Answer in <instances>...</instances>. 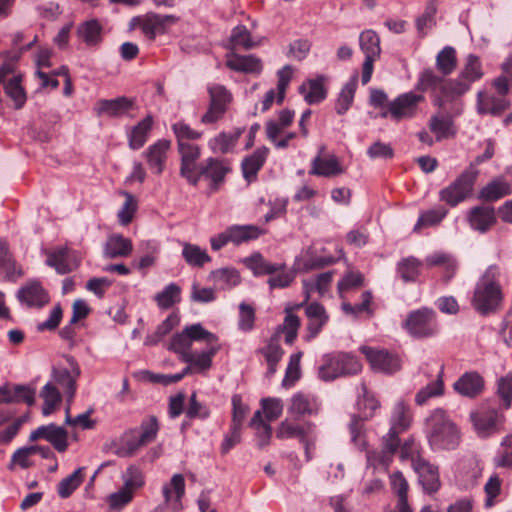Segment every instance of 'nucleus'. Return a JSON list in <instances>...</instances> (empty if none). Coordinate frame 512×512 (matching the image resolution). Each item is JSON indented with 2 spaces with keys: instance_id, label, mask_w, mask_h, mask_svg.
Returning <instances> with one entry per match:
<instances>
[{
  "instance_id": "61",
  "label": "nucleus",
  "mask_w": 512,
  "mask_h": 512,
  "mask_svg": "<svg viewBox=\"0 0 512 512\" xmlns=\"http://www.w3.org/2000/svg\"><path fill=\"white\" fill-rule=\"evenodd\" d=\"M180 295L181 288L175 283H170L163 291L156 294L155 301L160 308L168 309L174 304L180 302Z\"/></svg>"
},
{
  "instance_id": "4",
  "label": "nucleus",
  "mask_w": 512,
  "mask_h": 512,
  "mask_svg": "<svg viewBox=\"0 0 512 512\" xmlns=\"http://www.w3.org/2000/svg\"><path fill=\"white\" fill-rule=\"evenodd\" d=\"M217 336L206 330L200 323L186 326L180 333L173 335L169 343V349L184 359L192 350L194 341L215 342Z\"/></svg>"
},
{
  "instance_id": "5",
  "label": "nucleus",
  "mask_w": 512,
  "mask_h": 512,
  "mask_svg": "<svg viewBox=\"0 0 512 512\" xmlns=\"http://www.w3.org/2000/svg\"><path fill=\"white\" fill-rule=\"evenodd\" d=\"M362 365L354 355L339 352L329 355L326 363L320 367L319 376L325 381L344 375H354L361 371Z\"/></svg>"
},
{
  "instance_id": "20",
  "label": "nucleus",
  "mask_w": 512,
  "mask_h": 512,
  "mask_svg": "<svg viewBox=\"0 0 512 512\" xmlns=\"http://www.w3.org/2000/svg\"><path fill=\"white\" fill-rule=\"evenodd\" d=\"M471 419L477 434L488 437L498 432L504 422V416L495 409H482L471 414Z\"/></svg>"
},
{
  "instance_id": "45",
  "label": "nucleus",
  "mask_w": 512,
  "mask_h": 512,
  "mask_svg": "<svg viewBox=\"0 0 512 512\" xmlns=\"http://www.w3.org/2000/svg\"><path fill=\"white\" fill-rule=\"evenodd\" d=\"M299 92L309 104L321 102L327 94L325 78L319 76L316 79L308 80L299 87Z\"/></svg>"
},
{
  "instance_id": "49",
  "label": "nucleus",
  "mask_w": 512,
  "mask_h": 512,
  "mask_svg": "<svg viewBox=\"0 0 512 512\" xmlns=\"http://www.w3.org/2000/svg\"><path fill=\"white\" fill-rule=\"evenodd\" d=\"M102 26L95 20H89L80 24L77 28V35L88 46H96L102 41Z\"/></svg>"
},
{
  "instance_id": "41",
  "label": "nucleus",
  "mask_w": 512,
  "mask_h": 512,
  "mask_svg": "<svg viewBox=\"0 0 512 512\" xmlns=\"http://www.w3.org/2000/svg\"><path fill=\"white\" fill-rule=\"evenodd\" d=\"M259 352L264 356L267 362V375L272 376L276 372L277 365L284 355V351L280 345L279 333H274Z\"/></svg>"
},
{
  "instance_id": "32",
  "label": "nucleus",
  "mask_w": 512,
  "mask_h": 512,
  "mask_svg": "<svg viewBox=\"0 0 512 512\" xmlns=\"http://www.w3.org/2000/svg\"><path fill=\"white\" fill-rule=\"evenodd\" d=\"M413 467L418 473L420 483L427 493L431 494L439 490L441 483L437 467L420 457L413 459Z\"/></svg>"
},
{
  "instance_id": "33",
  "label": "nucleus",
  "mask_w": 512,
  "mask_h": 512,
  "mask_svg": "<svg viewBox=\"0 0 512 512\" xmlns=\"http://www.w3.org/2000/svg\"><path fill=\"white\" fill-rule=\"evenodd\" d=\"M467 220L472 229L484 233L496 223L495 210L488 205L473 207L467 214Z\"/></svg>"
},
{
  "instance_id": "15",
  "label": "nucleus",
  "mask_w": 512,
  "mask_h": 512,
  "mask_svg": "<svg viewBox=\"0 0 512 512\" xmlns=\"http://www.w3.org/2000/svg\"><path fill=\"white\" fill-rule=\"evenodd\" d=\"M46 265L54 268L58 274H67L76 270L80 265V258L76 251L66 246H59L45 251Z\"/></svg>"
},
{
  "instance_id": "59",
  "label": "nucleus",
  "mask_w": 512,
  "mask_h": 512,
  "mask_svg": "<svg viewBox=\"0 0 512 512\" xmlns=\"http://www.w3.org/2000/svg\"><path fill=\"white\" fill-rule=\"evenodd\" d=\"M180 318L176 313L170 314L160 325L156 331L147 335L145 339L146 345H155L160 342L174 327L179 324Z\"/></svg>"
},
{
  "instance_id": "52",
  "label": "nucleus",
  "mask_w": 512,
  "mask_h": 512,
  "mask_svg": "<svg viewBox=\"0 0 512 512\" xmlns=\"http://www.w3.org/2000/svg\"><path fill=\"white\" fill-rule=\"evenodd\" d=\"M412 423V413L407 404L398 402L395 404L391 416V429L400 432L406 431Z\"/></svg>"
},
{
  "instance_id": "54",
  "label": "nucleus",
  "mask_w": 512,
  "mask_h": 512,
  "mask_svg": "<svg viewBox=\"0 0 512 512\" xmlns=\"http://www.w3.org/2000/svg\"><path fill=\"white\" fill-rule=\"evenodd\" d=\"M40 397L43 399L44 404L42 407V413L44 415H50L53 413L61 404L62 394L59 389L53 383H47L40 392Z\"/></svg>"
},
{
  "instance_id": "14",
  "label": "nucleus",
  "mask_w": 512,
  "mask_h": 512,
  "mask_svg": "<svg viewBox=\"0 0 512 512\" xmlns=\"http://www.w3.org/2000/svg\"><path fill=\"white\" fill-rule=\"evenodd\" d=\"M178 21L179 18L174 15H160L150 12L142 16L134 17L131 20V27L139 28L149 40H154L157 34L166 32L167 26L175 24Z\"/></svg>"
},
{
  "instance_id": "43",
  "label": "nucleus",
  "mask_w": 512,
  "mask_h": 512,
  "mask_svg": "<svg viewBox=\"0 0 512 512\" xmlns=\"http://www.w3.org/2000/svg\"><path fill=\"white\" fill-rule=\"evenodd\" d=\"M153 125V117L151 115H147L144 119H142L139 123L130 129L127 136L128 145L132 150H139L145 145Z\"/></svg>"
},
{
  "instance_id": "30",
  "label": "nucleus",
  "mask_w": 512,
  "mask_h": 512,
  "mask_svg": "<svg viewBox=\"0 0 512 512\" xmlns=\"http://www.w3.org/2000/svg\"><path fill=\"white\" fill-rule=\"evenodd\" d=\"M304 307L307 317L306 330L308 332L306 339L309 341L321 332L329 320V315L324 306L318 302L307 303Z\"/></svg>"
},
{
  "instance_id": "26",
  "label": "nucleus",
  "mask_w": 512,
  "mask_h": 512,
  "mask_svg": "<svg viewBox=\"0 0 512 512\" xmlns=\"http://www.w3.org/2000/svg\"><path fill=\"white\" fill-rule=\"evenodd\" d=\"M225 59L226 67L235 72L259 75L263 70L262 60L255 55H240L229 51Z\"/></svg>"
},
{
  "instance_id": "21",
  "label": "nucleus",
  "mask_w": 512,
  "mask_h": 512,
  "mask_svg": "<svg viewBox=\"0 0 512 512\" xmlns=\"http://www.w3.org/2000/svg\"><path fill=\"white\" fill-rule=\"evenodd\" d=\"M345 172L338 157L334 154H326L325 146L319 148L317 156L312 160L310 175L321 177H335Z\"/></svg>"
},
{
  "instance_id": "55",
  "label": "nucleus",
  "mask_w": 512,
  "mask_h": 512,
  "mask_svg": "<svg viewBox=\"0 0 512 512\" xmlns=\"http://www.w3.org/2000/svg\"><path fill=\"white\" fill-rule=\"evenodd\" d=\"M457 63L456 50L451 46L444 47L436 56V68L443 76L453 73Z\"/></svg>"
},
{
  "instance_id": "11",
  "label": "nucleus",
  "mask_w": 512,
  "mask_h": 512,
  "mask_svg": "<svg viewBox=\"0 0 512 512\" xmlns=\"http://www.w3.org/2000/svg\"><path fill=\"white\" fill-rule=\"evenodd\" d=\"M209 106L201 116L200 122L204 125L214 124L221 120L232 101V94L223 85L213 84L208 87Z\"/></svg>"
},
{
  "instance_id": "57",
  "label": "nucleus",
  "mask_w": 512,
  "mask_h": 512,
  "mask_svg": "<svg viewBox=\"0 0 512 512\" xmlns=\"http://www.w3.org/2000/svg\"><path fill=\"white\" fill-rule=\"evenodd\" d=\"M358 76L355 74L342 88L336 103L335 110L338 114H344L351 106L357 88Z\"/></svg>"
},
{
  "instance_id": "51",
  "label": "nucleus",
  "mask_w": 512,
  "mask_h": 512,
  "mask_svg": "<svg viewBox=\"0 0 512 512\" xmlns=\"http://www.w3.org/2000/svg\"><path fill=\"white\" fill-rule=\"evenodd\" d=\"M511 193V185L504 180L497 179L483 187L480 191L479 197L486 201H497Z\"/></svg>"
},
{
  "instance_id": "56",
  "label": "nucleus",
  "mask_w": 512,
  "mask_h": 512,
  "mask_svg": "<svg viewBox=\"0 0 512 512\" xmlns=\"http://www.w3.org/2000/svg\"><path fill=\"white\" fill-rule=\"evenodd\" d=\"M443 374L444 366H441L436 381L427 384L424 388L418 391L415 396V402L418 405H423L428 399L441 396L444 393Z\"/></svg>"
},
{
  "instance_id": "8",
  "label": "nucleus",
  "mask_w": 512,
  "mask_h": 512,
  "mask_svg": "<svg viewBox=\"0 0 512 512\" xmlns=\"http://www.w3.org/2000/svg\"><path fill=\"white\" fill-rule=\"evenodd\" d=\"M276 437L278 439L296 438L304 446L306 456L310 458V449L315 446L316 432L315 424L307 421L304 423L285 419L277 427Z\"/></svg>"
},
{
  "instance_id": "12",
  "label": "nucleus",
  "mask_w": 512,
  "mask_h": 512,
  "mask_svg": "<svg viewBox=\"0 0 512 512\" xmlns=\"http://www.w3.org/2000/svg\"><path fill=\"white\" fill-rule=\"evenodd\" d=\"M359 44L361 51L365 54L361 81L363 85H366L372 77L374 62L379 59L381 54L380 38L375 31L365 30L360 34Z\"/></svg>"
},
{
  "instance_id": "2",
  "label": "nucleus",
  "mask_w": 512,
  "mask_h": 512,
  "mask_svg": "<svg viewBox=\"0 0 512 512\" xmlns=\"http://www.w3.org/2000/svg\"><path fill=\"white\" fill-rule=\"evenodd\" d=\"M502 301V290L495 270L489 268L478 281L472 298L473 307L482 315L495 312Z\"/></svg>"
},
{
  "instance_id": "42",
  "label": "nucleus",
  "mask_w": 512,
  "mask_h": 512,
  "mask_svg": "<svg viewBox=\"0 0 512 512\" xmlns=\"http://www.w3.org/2000/svg\"><path fill=\"white\" fill-rule=\"evenodd\" d=\"M427 268L440 267L443 269V281L449 282L456 273L457 264L455 259L448 253L435 252L427 256L423 262Z\"/></svg>"
},
{
  "instance_id": "22",
  "label": "nucleus",
  "mask_w": 512,
  "mask_h": 512,
  "mask_svg": "<svg viewBox=\"0 0 512 512\" xmlns=\"http://www.w3.org/2000/svg\"><path fill=\"white\" fill-rule=\"evenodd\" d=\"M231 172L229 161L210 157L204 163H201L198 170V182L204 176L211 181V188L217 190L219 185L225 180L228 173Z\"/></svg>"
},
{
  "instance_id": "58",
  "label": "nucleus",
  "mask_w": 512,
  "mask_h": 512,
  "mask_svg": "<svg viewBox=\"0 0 512 512\" xmlns=\"http://www.w3.org/2000/svg\"><path fill=\"white\" fill-rule=\"evenodd\" d=\"M256 44L251 39V33L244 25L236 26L230 36V51H234L238 48L249 50L255 47Z\"/></svg>"
},
{
  "instance_id": "37",
  "label": "nucleus",
  "mask_w": 512,
  "mask_h": 512,
  "mask_svg": "<svg viewBox=\"0 0 512 512\" xmlns=\"http://www.w3.org/2000/svg\"><path fill=\"white\" fill-rule=\"evenodd\" d=\"M304 307V303L295 304L285 308V318L281 325L278 326L275 333H279V336L283 333L285 335V342L287 344H293L297 338L298 330L301 325L300 318L294 313L296 310Z\"/></svg>"
},
{
  "instance_id": "46",
  "label": "nucleus",
  "mask_w": 512,
  "mask_h": 512,
  "mask_svg": "<svg viewBox=\"0 0 512 512\" xmlns=\"http://www.w3.org/2000/svg\"><path fill=\"white\" fill-rule=\"evenodd\" d=\"M22 275L9 251L6 242L0 240V279L16 280Z\"/></svg>"
},
{
  "instance_id": "29",
  "label": "nucleus",
  "mask_w": 512,
  "mask_h": 512,
  "mask_svg": "<svg viewBox=\"0 0 512 512\" xmlns=\"http://www.w3.org/2000/svg\"><path fill=\"white\" fill-rule=\"evenodd\" d=\"M18 300L27 307L41 308L49 302V294L37 281H30L17 292Z\"/></svg>"
},
{
  "instance_id": "19",
  "label": "nucleus",
  "mask_w": 512,
  "mask_h": 512,
  "mask_svg": "<svg viewBox=\"0 0 512 512\" xmlns=\"http://www.w3.org/2000/svg\"><path fill=\"white\" fill-rule=\"evenodd\" d=\"M360 351L365 355L374 371L394 373L400 369L399 358L384 349L362 346Z\"/></svg>"
},
{
  "instance_id": "23",
  "label": "nucleus",
  "mask_w": 512,
  "mask_h": 512,
  "mask_svg": "<svg viewBox=\"0 0 512 512\" xmlns=\"http://www.w3.org/2000/svg\"><path fill=\"white\" fill-rule=\"evenodd\" d=\"M79 375L80 369L77 365H72L71 371L64 367H54L51 381L48 383H53L58 389L60 388L67 400L71 401L76 393V383Z\"/></svg>"
},
{
  "instance_id": "16",
  "label": "nucleus",
  "mask_w": 512,
  "mask_h": 512,
  "mask_svg": "<svg viewBox=\"0 0 512 512\" xmlns=\"http://www.w3.org/2000/svg\"><path fill=\"white\" fill-rule=\"evenodd\" d=\"M164 505L154 512H178L182 509V498L185 495V479L182 474H175L162 487Z\"/></svg>"
},
{
  "instance_id": "6",
  "label": "nucleus",
  "mask_w": 512,
  "mask_h": 512,
  "mask_svg": "<svg viewBox=\"0 0 512 512\" xmlns=\"http://www.w3.org/2000/svg\"><path fill=\"white\" fill-rule=\"evenodd\" d=\"M425 101L422 94L413 91L397 96L389 102L381 113V117H390L394 121H401L414 118L419 112V106Z\"/></svg>"
},
{
  "instance_id": "48",
  "label": "nucleus",
  "mask_w": 512,
  "mask_h": 512,
  "mask_svg": "<svg viewBox=\"0 0 512 512\" xmlns=\"http://www.w3.org/2000/svg\"><path fill=\"white\" fill-rule=\"evenodd\" d=\"M247 268L253 271L257 276L273 275L279 271L282 266L278 263L267 261L260 253H255L244 260Z\"/></svg>"
},
{
  "instance_id": "60",
  "label": "nucleus",
  "mask_w": 512,
  "mask_h": 512,
  "mask_svg": "<svg viewBox=\"0 0 512 512\" xmlns=\"http://www.w3.org/2000/svg\"><path fill=\"white\" fill-rule=\"evenodd\" d=\"M83 468H78L71 475L62 479L58 484V494L61 498H68L84 481Z\"/></svg>"
},
{
  "instance_id": "36",
  "label": "nucleus",
  "mask_w": 512,
  "mask_h": 512,
  "mask_svg": "<svg viewBox=\"0 0 512 512\" xmlns=\"http://www.w3.org/2000/svg\"><path fill=\"white\" fill-rule=\"evenodd\" d=\"M269 153V148L262 146L242 160L241 168L243 177L248 182H252L257 179V174L264 166Z\"/></svg>"
},
{
  "instance_id": "63",
  "label": "nucleus",
  "mask_w": 512,
  "mask_h": 512,
  "mask_svg": "<svg viewBox=\"0 0 512 512\" xmlns=\"http://www.w3.org/2000/svg\"><path fill=\"white\" fill-rule=\"evenodd\" d=\"M123 482V486L135 494L137 490L145 485V476L142 469L135 465L129 466L123 474Z\"/></svg>"
},
{
  "instance_id": "53",
  "label": "nucleus",
  "mask_w": 512,
  "mask_h": 512,
  "mask_svg": "<svg viewBox=\"0 0 512 512\" xmlns=\"http://www.w3.org/2000/svg\"><path fill=\"white\" fill-rule=\"evenodd\" d=\"M250 427L255 430L257 444L260 448H263L270 443L272 427L264 421L261 410L254 413L250 421Z\"/></svg>"
},
{
  "instance_id": "24",
  "label": "nucleus",
  "mask_w": 512,
  "mask_h": 512,
  "mask_svg": "<svg viewBox=\"0 0 512 512\" xmlns=\"http://www.w3.org/2000/svg\"><path fill=\"white\" fill-rule=\"evenodd\" d=\"M30 441L45 439L60 453L68 449V433L67 431L54 424L43 425L34 430L29 437Z\"/></svg>"
},
{
  "instance_id": "27",
  "label": "nucleus",
  "mask_w": 512,
  "mask_h": 512,
  "mask_svg": "<svg viewBox=\"0 0 512 512\" xmlns=\"http://www.w3.org/2000/svg\"><path fill=\"white\" fill-rule=\"evenodd\" d=\"M170 148V140L160 139L145 150L143 156L146 159L148 167L153 173L157 175H161L163 173Z\"/></svg>"
},
{
  "instance_id": "44",
  "label": "nucleus",
  "mask_w": 512,
  "mask_h": 512,
  "mask_svg": "<svg viewBox=\"0 0 512 512\" xmlns=\"http://www.w3.org/2000/svg\"><path fill=\"white\" fill-rule=\"evenodd\" d=\"M242 133L243 130L239 128L230 132H221L209 140L208 146L213 153H229L236 146Z\"/></svg>"
},
{
  "instance_id": "1",
  "label": "nucleus",
  "mask_w": 512,
  "mask_h": 512,
  "mask_svg": "<svg viewBox=\"0 0 512 512\" xmlns=\"http://www.w3.org/2000/svg\"><path fill=\"white\" fill-rule=\"evenodd\" d=\"M428 438L436 449H454L459 443V432L446 412L436 409L427 419Z\"/></svg>"
},
{
  "instance_id": "18",
  "label": "nucleus",
  "mask_w": 512,
  "mask_h": 512,
  "mask_svg": "<svg viewBox=\"0 0 512 512\" xmlns=\"http://www.w3.org/2000/svg\"><path fill=\"white\" fill-rule=\"evenodd\" d=\"M207 348L201 352L191 351L184 359L181 361L188 363V366L185 367L182 371L183 375H188L191 373H201L209 370L212 366V359L220 350V344L218 343V339L215 342L206 343Z\"/></svg>"
},
{
  "instance_id": "50",
  "label": "nucleus",
  "mask_w": 512,
  "mask_h": 512,
  "mask_svg": "<svg viewBox=\"0 0 512 512\" xmlns=\"http://www.w3.org/2000/svg\"><path fill=\"white\" fill-rule=\"evenodd\" d=\"M423 262L419 259L409 256L401 259L397 264V273L405 282H413L419 277Z\"/></svg>"
},
{
  "instance_id": "34",
  "label": "nucleus",
  "mask_w": 512,
  "mask_h": 512,
  "mask_svg": "<svg viewBox=\"0 0 512 512\" xmlns=\"http://www.w3.org/2000/svg\"><path fill=\"white\" fill-rule=\"evenodd\" d=\"M510 106L507 97L500 95H493L485 91H480L477 94V111L479 114H490L499 116L506 111Z\"/></svg>"
},
{
  "instance_id": "9",
  "label": "nucleus",
  "mask_w": 512,
  "mask_h": 512,
  "mask_svg": "<svg viewBox=\"0 0 512 512\" xmlns=\"http://www.w3.org/2000/svg\"><path fill=\"white\" fill-rule=\"evenodd\" d=\"M405 328L415 338L433 337L438 332L436 314L429 308L412 311L407 316Z\"/></svg>"
},
{
  "instance_id": "39",
  "label": "nucleus",
  "mask_w": 512,
  "mask_h": 512,
  "mask_svg": "<svg viewBox=\"0 0 512 512\" xmlns=\"http://www.w3.org/2000/svg\"><path fill=\"white\" fill-rule=\"evenodd\" d=\"M133 106V101L127 97H118L111 100H99L95 105L98 116L119 117L127 113Z\"/></svg>"
},
{
  "instance_id": "64",
  "label": "nucleus",
  "mask_w": 512,
  "mask_h": 512,
  "mask_svg": "<svg viewBox=\"0 0 512 512\" xmlns=\"http://www.w3.org/2000/svg\"><path fill=\"white\" fill-rule=\"evenodd\" d=\"M182 255L185 261L192 266H203L206 262L211 260L210 256L205 250H202L197 245L184 244Z\"/></svg>"
},
{
  "instance_id": "13",
  "label": "nucleus",
  "mask_w": 512,
  "mask_h": 512,
  "mask_svg": "<svg viewBox=\"0 0 512 512\" xmlns=\"http://www.w3.org/2000/svg\"><path fill=\"white\" fill-rule=\"evenodd\" d=\"M482 76V65L479 58L470 54L459 75L451 79L447 91L455 93L457 97H460L470 89L473 82L479 80Z\"/></svg>"
},
{
  "instance_id": "38",
  "label": "nucleus",
  "mask_w": 512,
  "mask_h": 512,
  "mask_svg": "<svg viewBox=\"0 0 512 512\" xmlns=\"http://www.w3.org/2000/svg\"><path fill=\"white\" fill-rule=\"evenodd\" d=\"M430 131L435 135L437 141L455 137L457 129L453 117L447 113H437L429 120Z\"/></svg>"
},
{
  "instance_id": "47",
  "label": "nucleus",
  "mask_w": 512,
  "mask_h": 512,
  "mask_svg": "<svg viewBox=\"0 0 512 512\" xmlns=\"http://www.w3.org/2000/svg\"><path fill=\"white\" fill-rule=\"evenodd\" d=\"M210 281L218 289L226 290L237 286L240 283V275L234 268H221L210 273Z\"/></svg>"
},
{
  "instance_id": "28",
  "label": "nucleus",
  "mask_w": 512,
  "mask_h": 512,
  "mask_svg": "<svg viewBox=\"0 0 512 512\" xmlns=\"http://www.w3.org/2000/svg\"><path fill=\"white\" fill-rule=\"evenodd\" d=\"M293 72V68L290 65H286L278 71L277 87L276 89H270L265 94L262 100V112L269 110L274 102L277 104H281L283 102L287 87L292 79Z\"/></svg>"
},
{
  "instance_id": "62",
  "label": "nucleus",
  "mask_w": 512,
  "mask_h": 512,
  "mask_svg": "<svg viewBox=\"0 0 512 512\" xmlns=\"http://www.w3.org/2000/svg\"><path fill=\"white\" fill-rule=\"evenodd\" d=\"M171 128L175 134L177 146L181 144H191V141L198 140L202 137V132L193 129L183 121L174 123Z\"/></svg>"
},
{
  "instance_id": "3",
  "label": "nucleus",
  "mask_w": 512,
  "mask_h": 512,
  "mask_svg": "<svg viewBox=\"0 0 512 512\" xmlns=\"http://www.w3.org/2000/svg\"><path fill=\"white\" fill-rule=\"evenodd\" d=\"M363 275L359 272H348L337 285V290L340 298L343 299L342 309L347 314L359 315L367 313L371 315L373 313L370 305L372 303V294L369 291H365L361 295V303L351 304L345 301V294L352 291L353 289L359 288L363 285Z\"/></svg>"
},
{
  "instance_id": "31",
  "label": "nucleus",
  "mask_w": 512,
  "mask_h": 512,
  "mask_svg": "<svg viewBox=\"0 0 512 512\" xmlns=\"http://www.w3.org/2000/svg\"><path fill=\"white\" fill-rule=\"evenodd\" d=\"M484 379L476 371L465 372L453 384V389L461 396L475 398L484 390Z\"/></svg>"
},
{
  "instance_id": "7",
  "label": "nucleus",
  "mask_w": 512,
  "mask_h": 512,
  "mask_svg": "<svg viewBox=\"0 0 512 512\" xmlns=\"http://www.w3.org/2000/svg\"><path fill=\"white\" fill-rule=\"evenodd\" d=\"M265 233V229L256 225H233L223 232L211 237L210 244L214 251H218L229 243L240 245L245 242L256 240Z\"/></svg>"
},
{
  "instance_id": "35",
  "label": "nucleus",
  "mask_w": 512,
  "mask_h": 512,
  "mask_svg": "<svg viewBox=\"0 0 512 512\" xmlns=\"http://www.w3.org/2000/svg\"><path fill=\"white\" fill-rule=\"evenodd\" d=\"M320 410L318 398L311 394L298 392L290 399L288 412L297 416L317 415Z\"/></svg>"
},
{
  "instance_id": "40",
  "label": "nucleus",
  "mask_w": 512,
  "mask_h": 512,
  "mask_svg": "<svg viewBox=\"0 0 512 512\" xmlns=\"http://www.w3.org/2000/svg\"><path fill=\"white\" fill-rule=\"evenodd\" d=\"M132 251V241L121 234L110 235L104 245V255L109 259L128 257Z\"/></svg>"
},
{
  "instance_id": "17",
  "label": "nucleus",
  "mask_w": 512,
  "mask_h": 512,
  "mask_svg": "<svg viewBox=\"0 0 512 512\" xmlns=\"http://www.w3.org/2000/svg\"><path fill=\"white\" fill-rule=\"evenodd\" d=\"M178 152L181 158L180 175L184 177L189 184L196 186L198 184V170L200 164H197L201 156V147L197 144L178 145Z\"/></svg>"
},
{
  "instance_id": "25",
  "label": "nucleus",
  "mask_w": 512,
  "mask_h": 512,
  "mask_svg": "<svg viewBox=\"0 0 512 512\" xmlns=\"http://www.w3.org/2000/svg\"><path fill=\"white\" fill-rule=\"evenodd\" d=\"M450 82L451 79L436 74L432 69H425L419 75L416 89L420 92L438 91L442 97L453 99L456 94L447 91Z\"/></svg>"
},
{
  "instance_id": "10",
  "label": "nucleus",
  "mask_w": 512,
  "mask_h": 512,
  "mask_svg": "<svg viewBox=\"0 0 512 512\" xmlns=\"http://www.w3.org/2000/svg\"><path fill=\"white\" fill-rule=\"evenodd\" d=\"M477 176L478 171L471 165L451 185L440 191V199L450 206H456L471 195Z\"/></svg>"
}]
</instances>
